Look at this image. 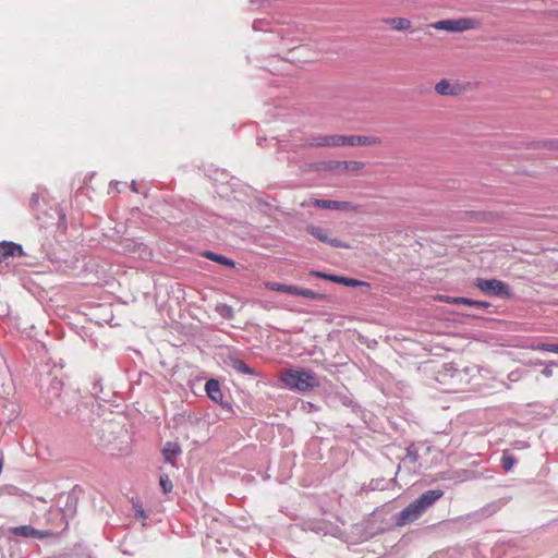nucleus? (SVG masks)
<instances>
[{
  "mask_svg": "<svg viewBox=\"0 0 558 558\" xmlns=\"http://www.w3.org/2000/svg\"><path fill=\"white\" fill-rule=\"evenodd\" d=\"M56 397L51 400V409L57 416L69 415L77 418L78 421H86L82 415L81 407L77 404L80 396L76 391H64L62 392V383L58 379L51 383L48 390V398L50 395Z\"/></svg>",
  "mask_w": 558,
  "mask_h": 558,
  "instance_id": "obj_1",
  "label": "nucleus"
},
{
  "mask_svg": "<svg viewBox=\"0 0 558 558\" xmlns=\"http://www.w3.org/2000/svg\"><path fill=\"white\" fill-rule=\"evenodd\" d=\"M280 381L290 390L307 392L319 386L317 375L311 369L288 368L280 373Z\"/></svg>",
  "mask_w": 558,
  "mask_h": 558,
  "instance_id": "obj_2",
  "label": "nucleus"
},
{
  "mask_svg": "<svg viewBox=\"0 0 558 558\" xmlns=\"http://www.w3.org/2000/svg\"><path fill=\"white\" fill-rule=\"evenodd\" d=\"M43 206H48L45 192L38 191L33 193L29 198V208L32 209L35 218L40 221L43 226L48 225V218L53 219L54 215L59 221H63L65 219V215L57 205L54 208L50 206L49 211L43 210Z\"/></svg>",
  "mask_w": 558,
  "mask_h": 558,
  "instance_id": "obj_3",
  "label": "nucleus"
},
{
  "mask_svg": "<svg viewBox=\"0 0 558 558\" xmlns=\"http://www.w3.org/2000/svg\"><path fill=\"white\" fill-rule=\"evenodd\" d=\"M117 251L134 259L149 260L153 257L151 248L134 239H122L118 243Z\"/></svg>",
  "mask_w": 558,
  "mask_h": 558,
  "instance_id": "obj_4",
  "label": "nucleus"
},
{
  "mask_svg": "<svg viewBox=\"0 0 558 558\" xmlns=\"http://www.w3.org/2000/svg\"><path fill=\"white\" fill-rule=\"evenodd\" d=\"M474 286L488 296L509 298L512 294L509 286L499 279L477 278Z\"/></svg>",
  "mask_w": 558,
  "mask_h": 558,
  "instance_id": "obj_5",
  "label": "nucleus"
},
{
  "mask_svg": "<svg viewBox=\"0 0 558 558\" xmlns=\"http://www.w3.org/2000/svg\"><path fill=\"white\" fill-rule=\"evenodd\" d=\"M476 21L471 17H459L440 20L430 24L437 31H446L449 33H462L476 27Z\"/></svg>",
  "mask_w": 558,
  "mask_h": 558,
  "instance_id": "obj_6",
  "label": "nucleus"
},
{
  "mask_svg": "<svg viewBox=\"0 0 558 558\" xmlns=\"http://www.w3.org/2000/svg\"><path fill=\"white\" fill-rule=\"evenodd\" d=\"M425 511V507L416 498L396 515V524L403 526L417 520Z\"/></svg>",
  "mask_w": 558,
  "mask_h": 558,
  "instance_id": "obj_7",
  "label": "nucleus"
},
{
  "mask_svg": "<svg viewBox=\"0 0 558 558\" xmlns=\"http://www.w3.org/2000/svg\"><path fill=\"white\" fill-rule=\"evenodd\" d=\"M312 204L317 208L329 210L357 211L359 209V206L351 202L315 198Z\"/></svg>",
  "mask_w": 558,
  "mask_h": 558,
  "instance_id": "obj_8",
  "label": "nucleus"
},
{
  "mask_svg": "<svg viewBox=\"0 0 558 558\" xmlns=\"http://www.w3.org/2000/svg\"><path fill=\"white\" fill-rule=\"evenodd\" d=\"M9 532L13 535L25 537V538H38L44 539L52 536V533L49 531L37 530L32 525H20L13 526L9 529Z\"/></svg>",
  "mask_w": 558,
  "mask_h": 558,
  "instance_id": "obj_9",
  "label": "nucleus"
},
{
  "mask_svg": "<svg viewBox=\"0 0 558 558\" xmlns=\"http://www.w3.org/2000/svg\"><path fill=\"white\" fill-rule=\"evenodd\" d=\"M306 230L312 236H314L315 239H317L318 241H320L323 243H327V244L331 245L332 247H342V248L350 247L349 244L342 242L341 240L336 239V238H330L322 227L312 225V226H308L306 228Z\"/></svg>",
  "mask_w": 558,
  "mask_h": 558,
  "instance_id": "obj_10",
  "label": "nucleus"
},
{
  "mask_svg": "<svg viewBox=\"0 0 558 558\" xmlns=\"http://www.w3.org/2000/svg\"><path fill=\"white\" fill-rule=\"evenodd\" d=\"M205 390L207 396L216 403H219L228 411H231V404L229 402H223V393L220 388V384L217 379L210 378L205 384Z\"/></svg>",
  "mask_w": 558,
  "mask_h": 558,
  "instance_id": "obj_11",
  "label": "nucleus"
},
{
  "mask_svg": "<svg viewBox=\"0 0 558 558\" xmlns=\"http://www.w3.org/2000/svg\"><path fill=\"white\" fill-rule=\"evenodd\" d=\"M305 532H313L315 534L326 535L329 532L330 525L323 519H304L299 524Z\"/></svg>",
  "mask_w": 558,
  "mask_h": 558,
  "instance_id": "obj_12",
  "label": "nucleus"
},
{
  "mask_svg": "<svg viewBox=\"0 0 558 558\" xmlns=\"http://www.w3.org/2000/svg\"><path fill=\"white\" fill-rule=\"evenodd\" d=\"M23 255L24 251L21 244L10 241L0 242V263L7 260L9 257Z\"/></svg>",
  "mask_w": 558,
  "mask_h": 558,
  "instance_id": "obj_13",
  "label": "nucleus"
},
{
  "mask_svg": "<svg viewBox=\"0 0 558 558\" xmlns=\"http://www.w3.org/2000/svg\"><path fill=\"white\" fill-rule=\"evenodd\" d=\"M344 146L378 145L381 140L376 136L343 135Z\"/></svg>",
  "mask_w": 558,
  "mask_h": 558,
  "instance_id": "obj_14",
  "label": "nucleus"
},
{
  "mask_svg": "<svg viewBox=\"0 0 558 558\" xmlns=\"http://www.w3.org/2000/svg\"><path fill=\"white\" fill-rule=\"evenodd\" d=\"M182 453L181 447L178 442L167 441L162 448L165 461L171 465L175 464L177 458Z\"/></svg>",
  "mask_w": 558,
  "mask_h": 558,
  "instance_id": "obj_15",
  "label": "nucleus"
},
{
  "mask_svg": "<svg viewBox=\"0 0 558 558\" xmlns=\"http://www.w3.org/2000/svg\"><path fill=\"white\" fill-rule=\"evenodd\" d=\"M442 489H429L424 492L417 499L425 507L426 510L432 508L442 496Z\"/></svg>",
  "mask_w": 558,
  "mask_h": 558,
  "instance_id": "obj_16",
  "label": "nucleus"
},
{
  "mask_svg": "<svg viewBox=\"0 0 558 558\" xmlns=\"http://www.w3.org/2000/svg\"><path fill=\"white\" fill-rule=\"evenodd\" d=\"M435 92L441 96H457L461 88L459 85H452L449 80L442 78L435 85Z\"/></svg>",
  "mask_w": 558,
  "mask_h": 558,
  "instance_id": "obj_17",
  "label": "nucleus"
},
{
  "mask_svg": "<svg viewBox=\"0 0 558 558\" xmlns=\"http://www.w3.org/2000/svg\"><path fill=\"white\" fill-rule=\"evenodd\" d=\"M227 365L238 373L245 374V375H254V369L244 363L241 359L234 355H230L227 360Z\"/></svg>",
  "mask_w": 558,
  "mask_h": 558,
  "instance_id": "obj_18",
  "label": "nucleus"
},
{
  "mask_svg": "<svg viewBox=\"0 0 558 558\" xmlns=\"http://www.w3.org/2000/svg\"><path fill=\"white\" fill-rule=\"evenodd\" d=\"M446 301L451 304H457V305L463 304V305L475 306V307H480V308H487L489 306V303H487V302L477 301V300H473V299H469V298H462V296H456V298L448 296Z\"/></svg>",
  "mask_w": 558,
  "mask_h": 558,
  "instance_id": "obj_19",
  "label": "nucleus"
},
{
  "mask_svg": "<svg viewBox=\"0 0 558 558\" xmlns=\"http://www.w3.org/2000/svg\"><path fill=\"white\" fill-rule=\"evenodd\" d=\"M384 23L399 32L408 31L412 26L411 21L407 17H386Z\"/></svg>",
  "mask_w": 558,
  "mask_h": 558,
  "instance_id": "obj_20",
  "label": "nucleus"
},
{
  "mask_svg": "<svg viewBox=\"0 0 558 558\" xmlns=\"http://www.w3.org/2000/svg\"><path fill=\"white\" fill-rule=\"evenodd\" d=\"M266 288L270 291L282 292L287 294H296V286L284 284L280 282H267Z\"/></svg>",
  "mask_w": 558,
  "mask_h": 558,
  "instance_id": "obj_21",
  "label": "nucleus"
},
{
  "mask_svg": "<svg viewBox=\"0 0 558 558\" xmlns=\"http://www.w3.org/2000/svg\"><path fill=\"white\" fill-rule=\"evenodd\" d=\"M328 280L332 281V282L344 284L347 287H359V286L366 284L363 281L353 279V278H349V277L338 276V275L329 276Z\"/></svg>",
  "mask_w": 558,
  "mask_h": 558,
  "instance_id": "obj_22",
  "label": "nucleus"
},
{
  "mask_svg": "<svg viewBox=\"0 0 558 558\" xmlns=\"http://www.w3.org/2000/svg\"><path fill=\"white\" fill-rule=\"evenodd\" d=\"M204 256L213 262H216L218 264H221V265H225V266H228V267H234V262L223 255H220V254H216L214 252H210V251H206L204 253Z\"/></svg>",
  "mask_w": 558,
  "mask_h": 558,
  "instance_id": "obj_23",
  "label": "nucleus"
},
{
  "mask_svg": "<svg viewBox=\"0 0 558 558\" xmlns=\"http://www.w3.org/2000/svg\"><path fill=\"white\" fill-rule=\"evenodd\" d=\"M402 461L404 464H416V462L418 461V448L416 447L415 444H411L407 447V453Z\"/></svg>",
  "mask_w": 558,
  "mask_h": 558,
  "instance_id": "obj_24",
  "label": "nucleus"
},
{
  "mask_svg": "<svg viewBox=\"0 0 558 558\" xmlns=\"http://www.w3.org/2000/svg\"><path fill=\"white\" fill-rule=\"evenodd\" d=\"M295 295L304 296V298L312 299V300H320V301L326 300V298H327L323 293H318L313 290L300 288V287H298Z\"/></svg>",
  "mask_w": 558,
  "mask_h": 558,
  "instance_id": "obj_25",
  "label": "nucleus"
},
{
  "mask_svg": "<svg viewBox=\"0 0 558 558\" xmlns=\"http://www.w3.org/2000/svg\"><path fill=\"white\" fill-rule=\"evenodd\" d=\"M515 463L517 459L513 456H511L508 451L502 452L501 466L505 472H510Z\"/></svg>",
  "mask_w": 558,
  "mask_h": 558,
  "instance_id": "obj_26",
  "label": "nucleus"
},
{
  "mask_svg": "<svg viewBox=\"0 0 558 558\" xmlns=\"http://www.w3.org/2000/svg\"><path fill=\"white\" fill-rule=\"evenodd\" d=\"M216 311L221 317L226 319H232L234 317V310L228 304H218L216 306Z\"/></svg>",
  "mask_w": 558,
  "mask_h": 558,
  "instance_id": "obj_27",
  "label": "nucleus"
},
{
  "mask_svg": "<svg viewBox=\"0 0 558 558\" xmlns=\"http://www.w3.org/2000/svg\"><path fill=\"white\" fill-rule=\"evenodd\" d=\"M326 147L344 146L343 135H327Z\"/></svg>",
  "mask_w": 558,
  "mask_h": 558,
  "instance_id": "obj_28",
  "label": "nucleus"
},
{
  "mask_svg": "<svg viewBox=\"0 0 558 558\" xmlns=\"http://www.w3.org/2000/svg\"><path fill=\"white\" fill-rule=\"evenodd\" d=\"M533 348L537 351L558 353V343L539 342Z\"/></svg>",
  "mask_w": 558,
  "mask_h": 558,
  "instance_id": "obj_29",
  "label": "nucleus"
},
{
  "mask_svg": "<svg viewBox=\"0 0 558 558\" xmlns=\"http://www.w3.org/2000/svg\"><path fill=\"white\" fill-rule=\"evenodd\" d=\"M326 136L327 135H323V134H318V135H314L312 136L311 138L307 140V145L308 146H316V147H326Z\"/></svg>",
  "mask_w": 558,
  "mask_h": 558,
  "instance_id": "obj_30",
  "label": "nucleus"
},
{
  "mask_svg": "<svg viewBox=\"0 0 558 558\" xmlns=\"http://www.w3.org/2000/svg\"><path fill=\"white\" fill-rule=\"evenodd\" d=\"M102 391V386L100 384V380H95L93 383V387L90 389V393L92 396L98 400V401H107V398L106 397H101L100 396V392Z\"/></svg>",
  "mask_w": 558,
  "mask_h": 558,
  "instance_id": "obj_31",
  "label": "nucleus"
},
{
  "mask_svg": "<svg viewBox=\"0 0 558 558\" xmlns=\"http://www.w3.org/2000/svg\"><path fill=\"white\" fill-rule=\"evenodd\" d=\"M159 483H160V486L162 488V490L167 494V493H170L173 488V485H172V482L171 480L169 478L168 475L163 474L160 476L159 478Z\"/></svg>",
  "mask_w": 558,
  "mask_h": 558,
  "instance_id": "obj_32",
  "label": "nucleus"
},
{
  "mask_svg": "<svg viewBox=\"0 0 558 558\" xmlns=\"http://www.w3.org/2000/svg\"><path fill=\"white\" fill-rule=\"evenodd\" d=\"M301 410L305 413H311V412L319 411L320 408L315 403L303 400V401H301Z\"/></svg>",
  "mask_w": 558,
  "mask_h": 558,
  "instance_id": "obj_33",
  "label": "nucleus"
},
{
  "mask_svg": "<svg viewBox=\"0 0 558 558\" xmlns=\"http://www.w3.org/2000/svg\"><path fill=\"white\" fill-rule=\"evenodd\" d=\"M385 487L386 481L384 478L372 480L369 483V488L372 490L385 489Z\"/></svg>",
  "mask_w": 558,
  "mask_h": 558,
  "instance_id": "obj_34",
  "label": "nucleus"
},
{
  "mask_svg": "<svg viewBox=\"0 0 558 558\" xmlns=\"http://www.w3.org/2000/svg\"><path fill=\"white\" fill-rule=\"evenodd\" d=\"M554 366H558V363H556V362H549V363H547V364L545 365L544 369L542 371V374H543L545 377H547V378L551 377V376H553V374H554V373H553V367H554Z\"/></svg>",
  "mask_w": 558,
  "mask_h": 558,
  "instance_id": "obj_35",
  "label": "nucleus"
},
{
  "mask_svg": "<svg viewBox=\"0 0 558 558\" xmlns=\"http://www.w3.org/2000/svg\"><path fill=\"white\" fill-rule=\"evenodd\" d=\"M5 360L2 355V353L0 352V381H2V379L4 378L5 376Z\"/></svg>",
  "mask_w": 558,
  "mask_h": 558,
  "instance_id": "obj_36",
  "label": "nucleus"
},
{
  "mask_svg": "<svg viewBox=\"0 0 558 558\" xmlns=\"http://www.w3.org/2000/svg\"><path fill=\"white\" fill-rule=\"evenodd\" d=\"M266 24L265 21H262V20H257V21H254L253 23V29L254 31H264V25Z\"/></svg>",
  "mask_w": 558,
  "mask_h": 558,
  "instance_id": "obj_37",
  "label": "nucleus"
},
{
  "mask_svg": "<svg viewBox=\"0 0 558 558\" xmlns=\"http://www.w3.org/2000/svg\"><path fill=\"white\" fill-rule=\"evenodd\" d=\"M311 274L314 277L323 278V279H326V280H328L329 276H332L331 274H326V272H322V271H312Z\"/></svg>",
  "mask_w": 558,
  "mask_h": 558,
  "instance_id": "obj_38",
  "label": "nucleus"
},
{
  "mask_svg": "<svg viewBox=\"0 0 558 558\" xmlns=\"http://www.w3.org/2000/svg\"><path fill=\"white\" fill-rule=\"evenodd\" d=\"M136 515L140 518H146L145 511L142 507H136Z\"/></svg>",
  "mask_w": 558,
  "mask_h": 558,
  "instance_id": "obj_39",
  "label": "nucleus"
},
{
  "mask_svg": "<svg viewBox=\"0 0 558 558\" xmlns=\"http://www.w3.org/2000/svg\"><path fill=\"white\" fill-rule=\"evenodd\" d=\"M278 36H279L281 39H286L287 34H286L283 31H280V32H278Z\"/></svg>",
  "mask_w": 558,
  "mask_h": 558,
  "instance_id": "obj_40",
  "label": "nucleus"
},
{
  "mask_svg": "<svg viewBox=\"0 0 558 558\" xmlns=\"http://www.w3.org/2000/svg\"><path fill=\"white\" fill-rule=\"evenodd\" d=\"M131 186H132V190H133L134 192H137V189H136V182H135V181H132V185H131Z\"/></svg>",
  "mask_w": 558,
  "mask_h": 558,
  "instance_id": "obj_41",
  "label": "nucleus"
}]
</instances>
